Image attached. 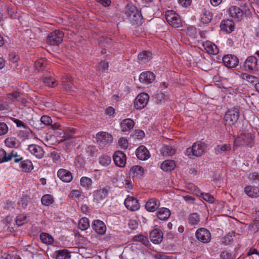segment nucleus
<instances>
[{
    "label": "nucleus",
    "mask_w": 259,
    "mask_h": 259,
    "mask_svg": "<svg viewBox=\"0 0 259 259\" xmlns=\"http://www.w3.org/2000/svg\"><path fill=\"white\" fill-rule=\"evenodd\" d=\"M125 16L133 25H141L143 23V18L141 12L134 6L126 8Z\"/></svg>",
    "instance_id": "nucleus-1"
},
{
    "label": "nucleus",
    "mask_w": 259,
    "mask_h": 259,
    "mask_svg": "<svg viewBox=\"0 0 259 259\" xmlns=\"http://www.w3.org/2000/svg\"><path fill=\"white\" fill-rule=\"evenodd\" d=\"M207 148L205 143L202 142H197L192 145L191 147L188 148L186 154L191 158L192 156L200 157L204 154Z\"/></svg>",
    "instance_id": "nucleus-2"
},
{
    "label": "nucleus",
    "mask_w": 259,
    "mask_h": 259,
    "mask_svg": "<svg viewBox=\"0 0 259 259\" xmlns=\"http://www.w3.org/2000/svg\"><path fill=\"white\" fill-rule=\"evenodd\" d=\"M253 139L251 134L242 133L234 140V146H242L251 144Z\"/></svg>",
    "instance_id": "nucleus-3"
},
{
    "label": "nucleus",
    "mask_w": 259,
    "mask_h": 259,
    "mask_svg": "<svg viewBox=\"0 0 259 259\" xmlns=\"http://www.w3.org/2000/svg\"><path fill=\"white\" fill-rule=\"evenodd\" d=\"M63 36L64 33L62 31L56 30L48 35L47 41L50 45L57 46L62 42Z\"/></svg>",
    "instance_id": "nucleus-4"
},
{
    "label": "nucleus",
    "mask_w": 259,
    "mask_h": 259,
    "mask_svg": "<svg viewBox=\"0 0 259 259\" xmlns=\"http://www.w3.org/2000/svg\"><path fill=\"white\" fill-rule=\"evenodd\" d=\"M165 16L167 22L172 27L178 28L181 26L180 17L174 11H167Z\"/></svg>",
    "instance_id": "nucleus-5"
},
{
    "label": "nucleus",
    "mask_w": 259,
    "mask_h": 259,
    "mask_svg": "<svg viewBox=\"0 0 259 259\" xmlns=\"http://www.w3.org/2000/svg\"><path fill=\"white\" fill-rule=\"evenodd\" d=\"M239 117V110L237 108L229 110L225 115L226 124L229 125L234 124L238 120Z\"/></svg>",
    "instance_id": "nucleus-6"
},
{
    "label": "nucleus",
    "mask_w": 259,
    "mask_h": 259,
    "mask_svg": "<svg viewBox=\"0 0 259 259\" xmlns=\"http://www.w3.org/2000/svg\"><path fill=\"white\" fill-rule=\"evenodd\" d=\"M244 70L248 72H254L258 70L257 60L254 56L248 57L244 63Z\"/></svg>",
    "instance_id": "nucleus-7"
},
{
    "label": "nucleus",
    "mask_w": 259,
    "mask_h": 259,
    "mask_svg": "<svg viewBox=\"0 0 259 259\" xmlns=\"http://www.w3.org/2000/svg\"><path fill=\"white\" fill-rule=\"evenodd\" d=\"M196 238L203 243H207L211 240L210 232L206 229L201 228L198 229L195 233Z\"/></svg>",
    "instance_id": "nucleus-8"
},
{
    "label": "nucleus",
    "mask_w": 259,
    "mask_h": 259,
    "mask_svg": "<svg viewBox=\"0 0 259 259\" xmlns=\"http://www.w3.org/2000/svg\"><path fill=\"white\" fill-rule=\"evenodd\" d=\"M149 99V95L145 93L140 94L135 99L134 106L137 109L144 108L147 104Z\"/></svg>",
    "instance_id": "nucleus-9"
},
{
    "label": "nucleus",
    "mask_w": 259,
    "mask_h": 259,
    "mask_svg": "<svg viewBox=\"0 0 259 259\" xmlns=\"http://www.w3.org/2000/svg\"><path fill=\"white\" fill-rule=\"evenodd\" d=\"M223 61L226 67L230 68H233L238 65L239 59L236 56L227 55L223 57Z\"/></svg>",
    "instance_id": "nucleus-10"
},
{
    "label": "nucleus",
    "mask_w": 259,
    "mask_h": 259,
    "mask_svg": "<svg viewBox=\"0 0 259 259\" xmlns=\"http://www.w3.org/2000/svg\"><path fill=\"white\" fill-rule=\"evenodd\" d=\"M76 130L74 128L66 129L65 131L59 130L57 132L56 134L59 135L61 138L60 142H63L68 139L74 138Z\"/></svg>",
    "instance_id": "nucleus-11"
},
{
    "label": "nucleus",
    "mask_w": 259,
    "mask_h": 259,
    "mask_svg": "<svg viewBox=\"0 0 259 259\" xmlns=\"http://www.w3.org/2000/svg\"><path fill=\"white\" fill-rule=\"evenodd\" d=\"M113 160L117 166L123 167L126 163L125 154L120 151H116L113 155Z\"/></svg>",
    "instance_id": "nucleus-12"
},
{
    "label": "nucleus",
    "mask_w": 259,
    "mask_h": 259,
    "mask_svg": "<svg viewBox=\"0 0 259 259\" xmlns=\"http://www.w3.org/2000/svg\"><path fill=\"white\" fill-rule=\"evenodd\" d=\"M97 142L100 144L106 145L112 142V136L105 132H99L96 135Z\"/></svg>",
    "instance_id": "nucleus-13"
},
{
    "label": "nucleus",
    "mask_w": 259,
    "mask_h": 259,
    "mask_svg": "<svg viewBox=\"0 0 259 259\" xmlns=\"http://www.w3.org/2000/svg\"><path fill=\"white\" fill-rule=\"evenodd\" d=\"M125 207L129 210L135 211L139 208V204L138 201L132 196H128L124 201Z\"/></svg>",
    "instance_id": "nucleus-14"
},
{
    "label": "nucleus",
    "mask_w": 259,
    "mask_h": 259,
    "mask_svg": "<svg viewBox=\"0 0 259 259\" xmlns=\"http://www.w3.org/2000/svg\"><path fill=\"white\" fill-rule=\"evenodd\" d=\"M93 229L98 234L103 235L106 231V227L102 221L96 220L93 221L92 224Z\"/></svg>",
    "instance_id": "nucleus-15"
},
{
    "label": "nucleus",
    "mask_w": 259,
    "mask_h": 259,
    "mask_svg": "<svg viewBox=\"0 0 259 259\" xmlns=\"http://www.w3.org/2000/svg\"><path fill=\"white\" fill-rule=\"evenodd\" d=\"M28 150L31 154L38 159L42 158L45 153L41 147L35 144L30 145L28 147Z\"/></svg>",
    "instance_id": "nucleus-16"
},
{
    "label": "nucleus",
    "mask_w": 259,
    "mask_h": 259,
    "mask_svg": "<svg viewBox=\"0 0 259 259\" xmlns=\"http://www.w3.org/2000/svg\"><path fill=\"white\" fill-rule=\"evenodd\" d=\"M109 190L110 187L106 186L94 191L93 193L94 199L99 201L105 198L108 195Z\"/></svg>",
    "instance_id": "nucleus-17"
},
{
    "label": "nucleus",
    "mask_w": 259,
    "mask_h": 259,
    "mask_svg": "<svg viewBox=\"0 0 259 259\" xmlns=\"http://www.w3.org/2000/svg\"><path fill=\"white\" fill-rule=\"evenodd\" d=\"M150 238L153 243L159 244L162 240L163 233L160 230L155 229L150 233Z\"/></svg>",
    "instance_id": "nucleus-18"
},
{
    "label": "nucleus",
    "mask_w": 259,
    "mask_h": 259,
    "mask_svg": "<svg viewBox=\"0 0 259 259\" xmlns=\"http://www.w3.org/2000/svg\"><path fill=\"white\" fill-rule=\"evenodd\" d=\"M155 79V75L150 71L142 72L139 77L141 82L145 84H149L152 82Z\"/></svg>",
    "instance_id": "nucleus-19"
},
{
    "label": "nucleus",
    "mask_w": 259,
    "mask_h": 259,
    "mask_svg": "<svg viewBox=\"0 0 259 259\" xmlns=\"http://www.w3.org/2000/svg\"><path fill=\"white\" fill-rule=\"evenodd\" d=\"M228 12L232 18L236 19L237 21L241 20L243 15L242 10L239 8L235 6L230 7Z\"/></svg>",
    "instance_id": "nucleus-20"
},
{
    "label": "nucleus",
    "mask_w": 259,
    "mask_h": 259,
    "mask_svg": "<svg viewBox=\"0 0 259 259\" xmlns=\"http://www.w3.org/2000/svg\"><path fill=\"white\" fill-rule=\"evenodd\" d=\"M137 157L141 160H145L149 158L150 153L147 149L144 146H140L136 150Z\"/></svg>",
    "instance_id": "nucleus-21"
},
{
    "label": "nucleus",
    "mask_w": 259,
    "mask_h": 259,
    "mask_svg": "<svg viewBox=\"0 0 259 259\" xmlns=\"http://www.w3.org/2000/svg\"><path fill=\"white\" fill-rule=\"evenodd\" d=\"M58 177L64 182H70L72 180L71 173L65 169H60L57 172Z\"/></svg>",
    "instance_id": "nucleus-22"
},
{
    "label": "nucleus",
    "mask_w": 259,
    "mask_h": 259,
    "mask_svg": "<svg viewBox=\"0 0 259 259\" xmlns=\"http://www.w3.org/2000/svg\"><path fill=\"white\" fill-rule=\"evenodd\" d=\"M220 27L222 31L227 33H231L234 30V23L232 20H225L222 21Z\"/></svg>",
    "instance_id": "nucleus-23"
},
{
    "label": "nucleus",
    "mask_w": 259,
    "mask_h": 259,
    "mask_svg": "<svg viewBox=\"0 0 259 259\" xmlns=\"http://www.w3.org/2000/svg\"><path fill=\"white\" fill-rule=\"evenodd\" d=\"M159 206L160 202L159 200L155 198L150 199L145 204L146 209L150 212L155 211Z\"/></svg>",
    "instance_id": "nucleus-24"
},
{
    "label": "nucleus",
    "mask_w": 259,
    "mask_h": 259,
    "mask_svg": "<svg viewBox=\"0 0 259 259\" xmlns=\"http://www.w3.org/2000/svg\"><path fill=\"white\" fill-rule=\"evenodd\" d=\"M73 80L71 76L66 75L62 78V84L64 89L68 91H74Z\"/></svg>",
    "instance_id": "nucleus-25"
},
{
    "label": "nucleus",
    "mask_w": 259,
    "mask_h": 259,
    "mask_svg": "<svg viewBox=\"0 0 259 259\" xmlns=\"http://www.w3.org/2000/svg\"><path fill=\"white\" fill-rule=\"evenodd\" d=\"M244 191L245 194L250 197H259V187H258L248 186L245 188Z\"/></svg>",
    "instance_id": "nucleus-26"
},
{
    "label": "nucleus",
    "mask_w": 259,
    "mask_h": 259,
    "mask_svg": "<svg viewBox=\"0 0 259 259\" xmlns=\"http://www.w3.org/2000/svg\"><path fill=\"white\" fill-rule=\"evenodd\" d=\"M5 143L6 146L11 148H18L21 145L20 141L13 137L6 138L5 140Z\"/></svg>",
    "instance_id": "nucleus-27"
},
{
    "label": "nucleus",
    "mask_w": 259,
    "mask_h": 259,
    "mask_svg": "<svg viewBox=\"0 0 259 259\" xmlns=\"http://www.w3.org/2000/svg\"><path fill=\"white\" fill-rule=\"evenodd\" d=\"M134 122L132 119H125L123 120L120 123L121 130L122 132L129 131L134 127Z\"/></svg>",
    "instance_id": "nucleus-28"
},
{
    "label": "nucleus",
    "mask_w": 259,
    "mask_h": 259,
    "mask_svg": "<svg viewBox=\"0 0 259 259\" xmlns=\"http://www.w3.org/2000/svg\"><path fill=\"white\" fill-rule=\"evenodd\" d=\"M170 215V211L169 209L162 207L157 211V218L161 221L167 220Z\"/></svg>",
    "instance_id": "nucleus-29"
},
{
    "label": "nucleus",
    "mask_w": 259,
    "mask_h": 259,
    "mask_svg": "<svg viewBox=\"0 0 259 259\" xmlns=\"http://www.w3.org/2000/svg\"><path fill=\"white\" fill-rule=\"evenodd\" d=\"M203 46L206 51L209 54L215 55L219 52L217 46L210 41H206L203 43Z\"/></svg>",
    "instance_id": "nucleus-30"
},
{
    "label": "nucleus",
    "mask_w": 259,
    "mask_h": 259,
    "mask_svg": "<svg viewBox=\"0 0 259 259\" xmlns=\"http://www.w3.org/2000/svg\"><path fill=\"white\" fill-rule=\"evenodd\" d=\"M176 167V163L174 160H167L164 161L161 164V168L165 171H169Z\"/></svg>",
    "instance_id": "nucleus-31"
},
{
    "label": "nucleus",
    "mask_w": 259,
    "mask_h": 259,
    "mask_svg": "<svg viewBox=\"0 0 259 259\" xmlns=\"http://www.w3.org/2000/svg\"><path fill=\"white\" fill-rule=\"evenodd\" d=\"M152 58V54L150 52L143 51L138 55V60L142 63H146Z\"/></svg>",
    "instance_id": "nucleus-32"
},
{
    "label": "nucleus",
    "mask_w": 259,
    "mask_h": 259,
    "mask_svg": "<svg viewBox=\"0 0 259 259\" xmlns=\"http://www.w3.org/2000/svg\"><path fill=\"white\" fill-rule=\"evenodd\" d=\"M212 19V15L209 11L203 10L201 16V21L203 23H209Z\"/></svg>",
    "instance_id": "nucleus-33"
},
{
    "label": "nucleus",
    "mask_w": 259,
    "mask_h": 259,
    "mask_svg": "<svg viewBox=\"0 0 259 259\" xmlns=\"http://www.w3.org/2000/svg\"><path fill=\"white\" fill-rule=\"evenodd\" d=\"M20 167L22 170L25 172H29L33 168L32 162L29 160L23 161L21 163Z\"/></svg>",
    "instance_id": "nucleus-34"
},
{
    "label": "nucleus",
    "mask_w": 259,
    "mask_h": 259,
    "mask_svg": "<svg viewBox=\"0 0 259 259\" xmlns=\"http://www.w3.org/2000/svg\"><path fill=\"white\" fill-rule=\"evenodd\" d=\"M30 134V130L26 127L24 130H19L17 132V137L22 141H24L28 138Z\"/></svg>",
    "instance_id": "nucleus-35"
},
{
    "label": "nucleus",
    "mask_w": 259,
    "mask_h": 259,
    "mask_svg": "<svg viewBox=\"0 0 259 259\" xmlns=\"http://www.w3.org/2000/svg\"><path fill=\"white\" fill-rule=\"evenodd\" d=\"M161 152L163 156H169L175 153V150L171 146H165L161 149Z\"/></svg>",
    "instance_id": "nucleus-36"
},
{
    "label": "nucleus",
    "mask_w": 259,
    "mask_h": 259,
    "mask_svg": "<svg viewBox=\"0 0 259 259\" xmlns=\"http://www.w3.org/2000/svg\"><path fill=\"white\" fill-rule=\"evenodd\" d=\"M20 96L19 92H15L8 94L7 97V101L9 103L14 102L19 100Z\"/></svg>",
    "instance_id": "nucleus-37"
},
{
    "label": "nucleus",
    "mask_w": 259,
    "mask_h": 259,
    "mask_svg": "<svg viewBox=\"0 0 259 259\" xmlns=\"http://www.w3.org/2000/svg\"><path fill=\"white\" fill-rule=\"evenodd\" d=\"M90 226L89 219L86 218H81L78 223V227L81 230H85Z\"/></svg>",
    "instance_id": "nucleus-38"
},
{
    "label": "nucleus",
    "mask_w": 259,
    "mask_h": 259,
    "mask_svg": "<svg viewBox=\"0 0 259 259\" xmlns=\"http://www.w3.org/2000/svg\"><path fill=\"white\" fill-rule=\"evenodd\" d=\"M41 201L43 205L48 206L53 203L54 199L52 196L49 194H47L42 196Z\"/></svg>",
    "instance_id": "nucleus-39"
},
{
    "label": "nucleus",
    "mask_w": 259,
    "mask_h": 259,
    "mask_svg": "<svg viewBox=\"0 0 259 259\" xmlns=\"http://www.w3.org/2000/svg\"><path fill=\"white\" fill-rule=\"evenodd\" d=\"M70 197L73 199H77V200L83 199L84 195L81 191L79 190H72L70 194Z\"/></svg>",
    "instance_id": "nucleus-40"
},
{
    "label": "nucleus",
    "mask_w": 259,
    "mask_h": 259,
    "mask_svg": "<svg viewBox=\"0 0 259 259\" xmlns=\"http://www.w3.org/2000/svg\"><path fill=\"white\" fill-rule=\"evenodd\" d=\"M43 81L46 85L49 87H55L57 84L56 80L52 77H45L43 79Z\"/></svg>",
    "instance_id": "nucleus-41"
},
{
    "label": "nucleus",
    "mask_w": 259,
    "mask_h": 259,
    "mask_svg": "<svg viewBox=\"0 0 259 259\" xmlns=\"http://www.w3.org/2000/svg\"><path fill=\"white\" fill-rule=\"evenodd\" d=\"M241 76L243 79L246 80L248 82L250 83H253L258 81L257 77L245 73H242L241 74Z\"/></svg>",
    "instance_id": "nucleus-42"
},
{
    "label": "nucleus",
    "mask_w": 259,
    "mask_h": 259,
    "mask_svg": "<svg viewBox=\"0 0 259 259\" xmlns=\"http://www.w3.org/2000/svg\"><path fill=\"white\" fill-rule=\"evenodd\" d=\"M200 221L199 215L197 213H193L189 217V223L193 225L197 224Z\"/></svg>",
    "instance_id": "nucleus-43"
},
{
    "label": "nucleus",
    "mask_w": 259,
    "mask_h": 259,
    "mask_svg": "<svg viewBox=\"0 0 259 259\" xmlns=\"http://www.w3.org/2000/svg\"><path fill=\"white\" fill-rule=\"evenodd\" d=\"M130 172L135 176H137L143 173L144 168L141 166L135 165L131 169Z\"/></svg>",
    "instance_id": "nucleus-44"
},
{
    "label": "nucleus",
    "mask_w": 259,
    "mask_h": 259,
    "mask_svg": "<svg viewBox=\"0 0 259 259\" xmlns=\"http://www.w3.org/2000/svg\"><path fill=\"white\" fill-rule=\"evenodd\" d=\"M40 240L44 243L51 244L53 242V238L48 233H43L40 235Z\"/></svg>",
    "instance_id": "nucleus-45"
},
{
    "label": "nucleus",
    "mask_w": 259,
    "mask_h": 259,
    "mask_svg": "<svg viewBox=\"0 0 259 259\" xmlns=\"http://www.w3.org/2000/svg\"><path fill=\"white\" fill-rule=\"evenodd\" d=\"M230 149V146L227 144L218 145L215 148V152L218 154H221L223 152L229 151Z\"/></svg>",
    "instance_id": "nucleus-46"
},
{
    "label": "nucleus",
    "mask_w": 259,
    "mask_h": 259,
    "mask_svg": "<svg viewBox=\"0 0 259 259\" xmlns=\"http://www.w3.org/2000/svg\"><path fill=\"white\" fill-rule=\"evenodd\" d=\"M80 185L83 187L89 188L92 184V180L88 177H83L80 179Z\"/></svg>",
    "instance_id": "nucleus-47"
},
{
    "label": "nucleus",
    "mask_w": 259,
    "mask_h": 259,
    "mask_svg": "<svg viewBox=\"0 0 259 259\" xmlns=\"http://www.w3.org/2000/svg\"><path fill=\"white\" fill-rule=\"evenodd\" d=\"M111 161V158L108 155H103L99 159V163L104 166H108Z\"/></svg>",
    "instance_id": "nucleus-48"
},
{
    "label": "nucleus",
    "mask_w": 259,
    "mask_h": 259,
    "mask_svg": "<svg viewBox=\"0 0 259 259\" xmlns=\"http://www.w3.org/2000/svg\"><path fill=\"white\" fill-rule=\"evenodd\" d=\"M15 221L18 226H22L27 222V217L24 214H20L17 217Z\"/></svg>",
    "instance_id": "nucleus-49"
},
{
    "label": "nucleus",
    "mask_w": 259,
    "mask_h": 259,
    "mask_svg": "<svg viewBox=\"0 0 259 259\" xmlns=\"http://www.w3.org/2000/svg\"><path fill=\"white\" fill-rule=\"evenodd\" d=\"M99 42L102 47H107L108 45H110L112 43V40L107 37H102L100 38Z\"/></svg>",
    "instance_id": "nucleus-50"
},
{
    "label": "nucleus",
    "mask_w": 259,
    "mask_h": 259,
    "mask_svg": "<svg viewBox=\"0 0 259 259\" xmlns=\"http://www.w3.org/2000/svg\"><path fill=\"white\" fill-rule=\"evenodd\" d=\"M69 257V252L66 250L59 251L56 256V259H66Z\"/></svg>",
    "instance_id": "nucleus-51"
},
{
    "label": "nucleus",
    "mask_w": 259,
    "mask_h": 259,
    "mask_svg": "<svg viewBox=\"0 0 259 259\" xmlns=\"http://www.w3.org/2000/svg\"><path fill=\"white\" fill-rule=\"evenodd\" d=\"M134 240L141 242L145 245H147L149 242L147 238L142 235H139L134 236Z\"/></svg>",
    "instance_id": "nucleus-52"
},
{
    "label": "nucleus",
    "mask_w": 259,
    "mask_h": 259,
    "mask_svg": "<svg viewBox=\"0 0 259 259\" xmlns=\"http://www.w3.org/2000/svg\"><path fill=\"white\" fill-rule=\"evenodd\" d=\"M13 158H14V161L18 162L22 160V157L18 155L17 152L14 151H12L10 154H8V158H10V160H12Z\"/></svg>",
    "instance_id": "nucleus-53"
},
{
    "label": "nucleus",
    "mask_w": 259,
    "mask_h": 259,
    "mask_svg": "<svg viewBox=\"0 0 259 259\" xmlns=\"http://www.w3.org/2000/svg\"><path fill=\"white\" fill-rule=\"evenodd\" d=\"M201 196L206 201L212 203L214 201V198L209 193H201Z\"/></svg>",
    "instance_id": "nucleus-54"
},
{
    "label": "nucleus",
    "mask_w": 259,
    "mask_h": 259,
    "mask_svg": "<svg viewBox=\"0 0 259 259\" xmlns=\"http://www.w3.org/2000/svg\"><path fill=\"white\" fill-rule=\"evenodd\" d=\"M9 161H10V158H8V154L4 149H0V163Z\"/></svg>",
    "instance_id": "nucleus-55"
},
{
    "label": "nucleus",
    "mask_w": 259,
    "mask_h": 259,
    "mask_svg": "<svg viewBox=\"0 0 259 259\" xmlns=\"http://www.w3.org/2000/svg\"><path fill=\"white\" fill-rule=\"evenodd\" d=\"M155 98L157 103H159L166 100V96L162 92H158L155 94Z\"/></svg>",
    "instance_id": "nucleus-56"
},
{
    "label": "nucleus",
    "mask_w": 259,
    "mask_h": 259,
    "mask_svg": "<svg viewBox=\"0 0 259 259\" xmlns=\"http://www.w3.org/2000/svg\"><path fill=\"white\" fill-rule=\"evenodd\" d=\"M9 128L5 122H0V136H3L8 133Z\"/></svg>",
    "instance_id": "nucleus-57"
},
{
    "label": "nucleus",
    "mask_w": 259,
    "mask_h": 259,
    "mask_svg": "<svg viewBox=\"0 0 259 259\" xmlns=\"http://www.w3.org/2000/svg\"><path fill=\"white\" fill-rule=\"evenodd\" d=\"M249 230L250 231L256 233L259 230V222L254 221L249 225Z\"/></svg>",
    "instance_id": "nucleus-58"
},
{
    "label": "nucleus",
    "mask_w": 259,
    "mask_h": 259,
    "mask_svg": "<svg viewBox=\"0 0 259 259\" xmlns=\"http://www.w3.org/2000/svg\"><path fill=\"white\" fill-rule=\"evenodd\" d=\"M45 61L42 59L37 60L34 64L35 68L38 71L41 70L45 67Z\"/></svg>",
    "instance_id": "nucleus-59"
},
{
    "label": "nucleus",
    "mask_w": 259,
    "mask_h": 259,
    "mask_svg": "<svg viewBox=\"0 0 259 259\" xmlns=\"http://www.w3.org/2000/svg\"><path fill=\"white\" fill-rule=\"evenodd\" d=\"M98 70L102 72H105L108 68V63L106 61H101L98 65Z\"/></svg>",
    "instance_id": "nucleus-60"
},
{
    "label": "nucleus",
    "mask_w": 259,
    "mask_h": 259,
    "mask_svg": "<svg viewBox=\"0 0 259 259\" xmlns=\"http://www.w3.org/2000/svg\"><path fill=\"white\" fill-rule=\"evenodd\" d=\"M220 256L222 259H235V257L227 251H223Z\"/></svg>",
    "instance_id": "nucleus-61"
},
{
    "label": "nucleus",
    "mask_w": 259,
    "mask_h": 259,
    "mask_svg": "<svg viewBox=\"0 0 259 259\" xmlns=\"http://www.w3.org/2000/svg\"><path fill=\"white\" fill-rule=\"evenodd\" d=\"M41 122L45 125H51L52 122L50 117L47 115H44L40 118Z\"/></svg>",
    "instance_id": "nucleus-62"
},
{
    "label": "nucleus",
    "mask_w": 259,
    "mask_h": 259,
    "mask_svg": "<svg viewBox=\"0 0 259 259\" xmlns=\"http://www.w3.org/2000/svg\"><path fill=\"white\" fill-rule=\"evenodd\" d=\"M248 179L250 180L259 181V173L255 171L249 174Z\"/></svg>",
    "instance_id": "nucleus-63"
},
{
    "label": "nucleus",
    "mask_w": 259,
    "mask_h": 259,
    "mask_svg": "<svg viewBox=\"0 0 259 259\" xmlns=\"http://www.w3.org/2000/svg\"><path fill=\"white\" fill-rule=\"evenodd\" d=\"M155 259H173L171 256L166 254H156L154 255Z\"/></svg>",
    "instance_id": "nucleus-64"
}]
</instances>
